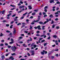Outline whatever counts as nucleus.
Listing matches in <instances>:
<instances>
[{
  "mask_svg": "<svg viewBox=\"0 0 60 60\" xmlns=\"http://www.w3.org/2000/svg\"><path fill=\"white\" fill-rule=\"evenodd\" d=\"M18 49V48L15 47V46L14 47L12 46V49L13 51H15L16 50V49Z\"/></svg>",
  "mask_w": 60,
  "mask_h": 60,
  "instance_id": "f257e3e1",
  "label": "nucleus"
},
{
  "mask_svg": "<svg viewBox=\"0 0 60 60\" xmlns=\"http://www.w3.org/2000/svg\"><path fill=\"white\" fill-rule=\"evenodd\" d=\"M31 53H32L31 54V55H34L35 54V53H34V50L32 51Z\"/></svg>",
  "mask_w": 60,
  "mask_h": 60,
  "instance_id": "f03ea898",
  "label": "nucleus"
},
{
  "mask_svg": "<svg viewBox=\"0 0 60 60\" xmlns=\"http://www.w3.org/2000/svg\"><path fill=\"white\" fill-rule=\"evenodd\" d=\"M44 52H45V50H43V52H41V53L42 55H44Z\"/></svg>",
  "mask_w": 60,
  "mask_h": 60,
  "instance_id": "7ed1b4c3",
  "label": "nucleus"
},
{
  "mask_svg": "<svg viewBox=\"0 0 60 60\" xmlns=\"http://www.w3.org/2000/svg\"><path fill=\"white\" fill-rule=\"evenodd\" d=\"M40 26H37L38 29H39L40 30H41V28Z\"/></svg>",
  "mask_w": 60,
  "mask_h": 60,
  "instance_id": "20e7f679",
  "label": "nucleus"
},
{
  "mask_svg": "<svg viewBox=\"0 0 60 60\" xmlns=\"http://www.w3.org/2000/svg\"><path fill=\"white\" fill-rule=\"evenodd\" d=\"M47 19V21H46L45 22H44L45 24H46V23L48 22H49V19Z\"/></svg>",
  "mask_w": 60,
  "mask_h": 60,
  "instance_id": "39448f33",
  "label": "nucleus"
},
{
  "mask_svg": "<svg viewBox=\"0 0 60 60\" xmlns=\"http://www.w3.org/2000/svg\"><path fill=\"white\" fill-rule=\"evenodd\" d=\"M54 0H50V3H53V2H54Z\"/></svg>",
  "mask_w": 60,
  "mask_h": 60,
  "instance_id": "423d86ee",
  "label": "nucleus"
},
{
  "mask_svg": "<svg viewBox=\"0 0 60 60\" xmlns=\"http://www.w3.org/2000/svg\"><path fill=\"white\" fill-rule=\"evenodd\" d=\"M30 40H27V41H32V39L31 38H30Z\"/></svg>",
  "mask_w": 60,
  "mask_h": 60,
  "instance_id": "0eeeda50",
  "label": "nucleus"
},
{
  "mask_svg": "<svg viewBox=\"0 0 60 60\" xmlns=\"http://www.w3.org/2000/svg\"><path fill=\"white\" fill-rule=\"evenodd\" d=\"M39 23V24H42L43 25H44L45 24L44 23H43V22H40Z\"/></svg>",
  "mask_w": 60,
  "mask_h": 60,
  "instance_id": "6e6552de",
  "label": "nucleus"
},
{
  "mask_svg": "<svg viewBox=\"0 0 60 60\" xmlns=\"http://www.w3.org/2000/svg\"><path fill=\"white\" fill-rule=\"evenodd\" d=\"M53 37L54 38H56L57 37L56 35H54L53 36Z\"/></svg>",
  "mask_w": 60,
  "mask_h": 60,
  "instance_id": "1a4fd4ad",
  "label": "nucleus"
},
{
  "mask_svg": "<svg viewBox=\"0 0 60 60\" xmlns=\"http://www.w3.org/2000/svg\"><path fill=\"white\" fill-rule=\"evenodd\" d=\"M9 59H11L12 60H13L14 58L12 56H11L10 57Z\"/></svg>",
  "mask_w": 60,
  "mask_h": 60,
  "instance_id": "9d476101",
  "label": "nucleus"
},
{
  "mask_svg": "<svg viewBox=\"0 0 60 60\" xmlns=\"http://www.w3.org/2000/svg\"><path fill=\"white\" fill-rule=\"evenodd\" d=\"M55 42L56 43V45H57L58 44V43H57V41L56 40L55 41Z\"/></svg>",
  "mask_w": 60,
  "mask_h": 60,
  "instance_id": "9b49d317",
  "label": "nucleus"
},
{
  "mask_svg": "<svg viewBox=\"0 0 60 60\" xmlns=\"http://www.w3.org/2000/svg\"><path fill=\"white\" fill-rule=\"evenodd\" d=\"M13 33L14 34H15V33H16V30H15V29H14V31Z\"/></svg>",
  "mask_w": 60,
  "mask_h": 60,
  "instance_id": "f8f14e48",
  "label": "nucleus"
},
{
  "mask_svg": "<svg viewBox=\"0 0 60 60\" xmlns=\"http://www.w3.org/2000/svg\"><path fill=\"white\" fill-rule=\"evenodd\" d=\"M28 7L30 10H31V9H32V7H31V6H29Z\"/></svg>",
  "mask_w": 60,
  "mask_h": 60,
  "instance_id": "ddd939ff",
  "label": "nucleus"
},
{
  "mask_svg": "<svg viewBox=\"0 0 60 60\" xmlns=\"http://www.w3.org/2000/svg\"><path fill=\"white\" fill-rule=\"evenodd\" d=\"M1 57L2 59H4V56H2Z\"/></svg>",
  "mask_w": 60,
  "mask_h": 60,
  "instance_id": "4468645a",
  "label": "nucleus"
},
{
  "mask_svg": "<svg viewBox=\"0 0 60 60\" xmlns=\"http://www.w3.org/2000/svg\"><path fill=\"white\" fill-rule=\"evenodd\" d=\"M45 27V26H42V29L43 30H44L45 29L44 28V27Z\"/></svg>",
  "mask_w": 60,
  "mask_h": 60,
  "instance_id": "2eb2a0df",
  "label": "nucleus"
},
{
  "mask_svg": "<svg viewBox=\"0 0 60 60\" xmlns=\"http://www.w3.org/2000/svg\"><path fill=\"white\" fill-rule=\"evenodd\" d=\"M10 6H12V7H15L16 6H15V5H11Z\"/></svg>",
  "mask_w": 60,
  "mask_h": 60,
  "instance_id": "dca6fc26",
  "label": "nucleus"
},
{
  "mask_svg": "<svg viewBox=\"0 0 60 60\" xmlns=\"http://www.w3.org/2000/svg\"><path fill=\"white\" fill-rule=\"evenodd\" d=\"M39 21V20H37L36 21H34V22H38V21Z\"/></svg>",
  "mask_w": 60,
  "mask_h": 60,
  "instance_id": "f3484780",
  "label": "nucleus"
},
{
  "mask_svg": "<svg viewBox=\"0 0 60 60\" xmlns=\"http://www.w3.org/2000/svg\"><path fill=\"white\" fill-rule=\"evenodd\" d=\"M36 47H37V46L36 45H34V48H36Z\"/></svg>",
  "mask_w": 60,
  "mask_h": 60,
  "instance_id": "a211bd4d",
  "label": "nucleus"
},
{
  "mask_svg": "<svg viewBox=\"0 0 60 60\" xmlns=\"http://www.w3.org/2000/svg\"><path fill=\"white\" fill-rule=\"evenodd\" d=\"M4 12H5V11H2V14H4Z\"/></svg>",
  "mask_w": 60,
  "mask_h": 60,
  "instance_id": "6ab92c4d",
  "label": "nucleus"
},
{
  "mask_svg": "<svg viewBox=\"0 0 60 60\" xmlns=\"http://www.w3.org/2000/svg\"><path fill=\"white\" fill-rule=\"evenodd\" d=\"M55 25L54 24L53 25H52V28H54V27H55Z\"/></svg>",
  "mask_w": 60,
  "mask_h": 60,
  "instance_id": "aec40b11",
  "label": "nucleus"
},
{
  "mask_svg": "<svg viewBox=\"0 0 60 60\" xmlns=\"http://www.w3.org/2000/svg\"><path fill=\"white\" fill-rule=\"evenodd\" d=\"M20 4H23V2H22L21 0L20 2Z\"/></svg>",
  "mask_w": 60,
  "mask_h": 60,
  "instance_id": "412c9836",
  "label": "nucleus"
},
{
  "mask_svg": "<svg viewBox=\"0 0 60 60\" xmlns=\"http://www.w3.org/2000/svg\"><path fill=\"white\" fill-rule=\"evenodd\" d=\"M14 43V42L13 41H12L10 42H9V44H12Z\"/></svg>",
  "mask_w": 60,
  "mask_h": 60,
  "instance_id": "4be33fe9",
  "label": "nucleus"
},
{
  "mask_svg": "<svg viewBox=\"0 0 60 60\" xmlns=\"http://www.w3.org/2000/svg\"><path fill=\"white\" fill-rule=\"evenodd\" d=\"M49 17L50 18H53V17L52 16V15H50Z\"/></svg>",
  "mask_w": 60,
  "mask_h": 60,
  "instance_id": "5701e85b",
  "label": "nucleus"
},
{
  "mask_svg": "<svg viewBox=\"0 0 60 60\" xmlns=\"http://www.w3.org/2000/svg\"><path fill=\"white\" fill-rule=\"evenodd\" d=\"M47 43H45L44 44V46H46V45H47Z\"/></svg>",
  "mask_w": 60,
  "mask_h": 60,
  "instance_id": "b1692460",
  "label": "nucleus"
},
{
  "mask_svg": "<svg viewBox=\"0 0 60 60\" xmlns=\"http://www.w3.org/2000/svg\"><path fill=\"white\" fill-rule=\"evenodd\" d=\"M27 13V12H26L25 14H23V16H25Z\"/></svg>",
  "mask_w": 60,
  "mask_h": 60,
  "instance_id": "393cba45",
  "label": "nucleus"
},
{
  "mask_svg": "<svg viewBox=\"0 0 60 60\" xmlns=\"http://www.w3.org/2000/svg\"><path fill=\"white\" fill-rule=\"evenodd\" d=\"M25 44H23V45L22 46H24V47H27V46L26 45L25 46Z\"/></svg>",
  "mask_w": 60,
  "mask_h": 60,
  "instance_id": "a878e982",
  "label": "nucleus"
},
{
  "mask_svg": "<svg viewBox=\"0 0 60 60\" xmlns=\"http://www.w3.org/2000/svg\"><path fill=\"white\" fill-rule=\"evenodd\" d=\"M45 9H47L48 8V6H45L44 8Z\"/></svg>",
  "mask_w": 60,
  "mask_h": 60,
  "instance_id": "bb28decb",
  "label": "nucleus"
},
{
  "mask_svg": "<svg viewBox=\"0 0 60 60\" xmlns=\"http://www.w3.org/2000/svg\"><path fill=\"white\" fill-rule=\"evenodd\" d=\"M2 35H3V34H2V33H1L0 35V36H2Z\"/></svg>",
  "mask_w": 60,
  "mask_h": 60,
  "instance_id": "cd10ccee",
  "label": "nucleus"
},
{
  "mask_svg": "<svg viewBox=\"0 0 60 60\" xmlns=\"http://www.w3.org/2000/svg\"><path fill=\"white\" fill-rule=\"evenodd\" d=\"M11 55L12 56H14V55H15V53H11Z\"/></svg>",
  "mask_w": 60,
  "mask_h": 60,
  "instance_id": "c85d7f7f",
  "label": "nucleus"
},
{
  "mask_svg": "<svg viewBox=\"0 0 60 60\" xmlns=\"http://www.w3.org/2000/svg\"><path fill=\"white\" fill-rule=\"evenodd\" d=\"M44 41H45V40H42L41 41V42H42V43L43 42H44Z\"/></svg>",
  "mask_w": 60,
  "mask_h": 60,
  "instance_id": "c756f323",
  "label": "nucleus"
},
{
  "mask_svg": "<svg viewBox=\"0 0 60 60\" xmlns=\"http://www.w3.org/2000/svg\"><path fill=\"white\" fill-rule=\"evenodd\" d=\"M59 50L58 49H56L55 50V51H58Z\"/></svg>",
  "mask_w": 60,
  "mask_h": 60,
  "instance_id": "7c9ffc66",
  "label": "nucleus"
},
{
  "mask_svg": "<svg viewBox=\"0 0 60 60\" xmlns=\"http://www.w3.org/2000/svg\"><path fill=\"white\" fill-rule=\"evenodd\" d=\"M34 43H32V44L31 45V47H32L33 46H34Z\"/></svg>",
  "mask_w": 60,
  "mask_h": 60,
  "instance_id": "2f4dec72",
  "label": "nucleus"
},
{
  "mask_svg": "<svg viewBox=\"0 0 60 60\" xmlns=\"http://www.w3.org/2000/svg\"><path fill=\"white\" fill-rule=\"evenodd\" d=\"M35 13H33L32 14V15H35Z\"/></svg>",
  "mask_w": 60,
  "mask_h": 60,
  "instance_id": "473e14b6",
  "label": "nucleus"
},
{
  "mask_svg": "<svg viewBox=\"0 0 60 60\" xmlns=\"http://www.w3.org/2000/svg\"><path fill=\"white\" fill-rule=\"evenodd\" d=\"M0 46H3V45H4V44H1L0 45Z\"/></svg>",
  "mask_w": 60,
  "mask_h": 60,
  "instance_id": "72a5a7b5",
  "label": "nucleus"
},
{
  "mask_svg": "<svg viewBox=\"0 0 60 60\" xmlns=\"http://www.w3.org/2000/svg\"><path fill=\"white\" fill-rule=\"evenodd\" d=\"M36 35L37 36H40V35L39 34H37Z\"/></svg>",
  "mask_w": 60,
  "mask_h": 60,
  "instance_id": "f704fd0d",
  "label": "nucleus"
},
{
  "mask_svg": "<svg viewBox=\"0 0 60 60\" xmlns=\"http://www.w3.org/2000/svg\"><path fill=\"white\" fill-rule=\"evenodd\" d=\"M21 25V23H19L18 24H17V26H19V25Z\"/></svg>",
  "mask_w": 60,
  "mask_h": 60,
  "instance_id": "c9c22d12",
  "label": "nucleus"
},
{
  "mask_svg": "<svg viewBox=\"0 0 60 60\" xmlns=\"http://www.w3.org/2000/svg\"><path fill=\"white\" fill-rule=\"evenodd\" d=\"M16 16V15L15 14H14V15H13L12 16V17H15V16Z\"/></svg>",
  "mask_w": 60,
  "mask_h": 60,
  "instance_id": "e433bc0d",
  "label": "nucleus"
},
{
  "mask_svg": "<svg viewBox=\"0 0 60 60\" xmlns=\"http://www.w3.org/2000/svg\"><path fill=\"white\" fill-rule=\"evenodd\" d=\"M24 33H25L26 34H27L28 33V31H24Z\"/></svg>",
  "mask_w": 60,
  "mask_h": 60,
  "instance_id": "4c0bfd02",
  "label": "nucleus"
},
{
  "mask_svg": "<svg viewBox=\"0 0 60 60\" xmlns=\"http://www.w3.org/2000/svg\"><path fill=\"white\" fill-rule=\"evenodd\" d=\"M4 40H1V42H4Z\"/></svg>",
  "mask_w": 60,
  "mask_h": 60,
  "instance_id": "58836bf2",
  "label": "nucleus"
},
{
  "mask_svg": "<svg viewBox=\"0 0 60 60\" xmlns=\"http://www.w3.org/2000/svg\"><path fill=\"white\" fill-rule=\"evenodd\" d=\"M45 35H41L40 36L41 37H43V36H44Z\"/></svg>",
  "mask_w": 60,
  "mask_h": 60,
  "instance_id": "ea45409f",
  "label": "nucleus"
},
{
  "mask_svg": "<svg viewBox=\"0 0 60 60\" xmlns=\"http://www.w3.org/2000/svg\"><path fill=\"white\" fill-rule=\"evenodd\" d=\"M54 23V21L53 20H52L51 22V24H53Z\"/></svg>",
  "mask_w": 60,
  "mask_h": 60,
  "instance_id": "a19ab883",
  "label": "nucleus"
},
{
  "mask_svg": "<svg viewBox=\"0 0 60 60\" xmlns=\"http://www.w3.org/2000/svg\"><path fill=\"white\" fill-rule=\"evenodd\" d=\"M60 2L59 1H58L56 2V4H59Z\"/></svg>",
  "mask_w": 60,
  "mask_h": 60,
  "instance_id": "79ce46f5",
  "label": "nucleus"
},
{
  "mask_svg": "<svg viewBox=\"0 0 60 60\" xmlns=\"http://www.w3.org/2000/svg\"><path fill=\"white\" fill-rule=\"evenodd\" d=\"M19 43H23V42L22 41H20L19 42Z\"/></svg>",
  "mask_w": 60,
  "mask_h": 60,
  "instance_id": "37998d69",
  "label": "nucleus"
},
{
  "mask_svg": "<svg viewBox=\"0 0 60 60\" xmlns=\"http://www.w3.org/2000/svg\"><path fill=\"white\" fill-rule=\"evenodd\" d=\"M29 21V19H27L26 20V22H28V21Z\"/></svg>",
  "mask_w": 60,
  "mask_h": 60,
  "instance_id": "c03bdc74",
  "label": "nucleus"
},
{
  "mask_svg": "<svg viewBox=\"0 0 60 60\" xmlns=\"http://www.w3.org/2000/svg\"><path fill=\"white\" fill-rule=\"evenodd\" d=\"M36 39H37V37H34V40H36Z\"/></svg>",
  "mask_w": 60,
  "mask_h": 60,
  "instance_id": "a18cd8bd",
  "label": "nucleus"
},
{
  "mask_svg": "<svg viewBox=\"0 0 60 60\" xmlns=\"http://www.w3.org/2000/svg\"><path fill=\"white\" fill-rule=\"evenodd\" d=\"M39 31H37V34H39Z\"/></svg>",
  "mask_w": 60,
  "mask_h": 60,
  "instance_id": "49530a36",
  "label": "nucleus"
},
{
  "mask_svg": "<svg viewBox=\"0 0 60 60\" xmlns=\"http://www.w3.org/2000/svg\"><path fill=\"white\" fill-rule=\"evenodd\" d=\"M14 22V21H13L11 22V24H12Z\"/></svg>",
  "mask_w": 60,
  "mask_h": 60,
  "instance_id": "de8ad7c7",
  "label": "nucleus"
},
{
  "mask_svg": "<svg viewBox=\"0 0 60 60\" xmlns=\"http://www.w3.org/2000/svg\"><path fill=\"white\" fill-rule=\"evenodd\" d=\"M58 20V18H56L55 19V20L56 21H57V20Z\"/></svg>",
  "mask_w": 60,
  "mask_h": 60,
  "instance_id": "09e8293b",
  "label": "nucleus"
},
{
  "mask_svg": "<svg viewBox=\"0 0 60 60\" xmlns=\"http://www.w3.org/2000/svg\"><path fill=\"white\" fill-rule=\"evenodd\" d=\"M6 32H7V33H10V31L8 30H7L6 31Z\"/></svg>",
  "mask_w": 60,
  "mask_h": 60,
  "instance_id": "8fccbe9b",
  "label": "nucleus"
},
{
  "mask_svg": "<svg viewBox=\"0 0 60 60\" xmlns=\"http://www.w3.org/2000/svg\"><path fill=\"white\" fill-rule=\"evenodd\" d=\"M19 8H20V9H21V8H22V6H20L19 7Z\"/></svg>",
  "mask_w": 60,
  "mask_h": 60,
  "instance_id": "3c124183",
  "label": "nucleus"
},
{
  "mask_svg": "<svg viewBox=\"0 0 60 60\" xmlns=\"http://www.w3.org/2000/svg\"><path fill=\"white\" fill-rule=\"evenodd\" d=\"M11 46H10L8 45V48H11Z\"/></svg>",
  "mask_w": 60,
  "mask_h": 60,
  "instance_id": "603ef678",
  "label": "nucleus"
},
{
  "mask_svg": "<svg viewBox=\"0 0 60 60\" xmlns=\"http://www.w3.org/2000/svg\"><path fill=\"white\" fill-rule=\"evenodd\" d=\"M56 29H58L59 28V26H57L56 27Z\"/></svg>",
  "mask_w": 60,
  "mask_h": 60,
  "instance_id": "864d4df0",
  "label": "nucleus"
},
{
  "mask_svg": "<svg viewBox=\"0 0 60 60\" xmlns=\"http://www.w3.org/2000/svg\"><path fill=\"white\" fill-rule=\"evenodd\" d=\"M47 15H44V17H47Z\"/></svg>",
  "mask_w": 60,
  "mask_h": 60,
  "instance_id": "5fc2aeb1",
  "label": "nucleus"
},
{
  "mask_svg": "<svg viewBox=\"0 0 60 60\" xmlns=\"http://www.w3.org/2000/svg\"><path fill=\"white\" fill-rule=\"evenodd\" d=\"M55 14H58V12H56L55 13Z\"/></svg>",
  "mask_w": 60,
  "mask_h": 60,
  "instance_id": "6e6d98bb",
  "label": "nucleus"
},
{
  "mask_svg": "<svg viewBox=\"0 0 60 60\" xmlns=\"http://www.w3.org/2000/svg\"><path fill=\"white\" fill-rule=\"evenodd\" d=\"M6 26H9V25L6 24Z\"/></svg>",
  "mask_w": 60,
  "mask_h": 60,
  "instance_id": "4d7b16f0",
  "label": "nucleus"
},
{
  "mask_svg": "<svg viewBox=\"0 0 60 60\" xmlns=\"http://www.w3.org/2000/svg\"><path fill=\"white\" fill-rule=\"evenodd\" d=\"M24 16H22V17L21 18V19H23L24 18Z\"/></svg>",
  "mask_w": 60,
  "mask_h": 60,
  "instance_id": "13d9d810",
  "label": "nucleus"
},
{
  "mask_svg": "<svg viewBox=\"0 0 60 60\" xmlns=\"http://www.w3.org/2000/svg\"><path fill=\"white\" fill-rule=\"evenodd\" d=\"M53 58H54V56H52V59H53Z\"/></svg>",
  "mask_w": 60,
  "mask_h": 60,
  "instance_id": "bf43d9fd",
  "label": "nucleus"
},
{
  "mask_svg": "<svg viewBox=\"0 0 60 60\" xmlns=\"http://www.w3.org/2000/svg\"><path fill=\"white\" fill-rule=\"evenodd\" d=\"M44 11H45V12H47V10L45 9V10H44Z\"/></svg>",
  "mask_w": 60,
  "mask_h": 60,
  "instance_id": "052dcab7",
  "label": "nucleus"
},
{
  "mask_svg": "<svg viewBox=\"0 0 60 60\" xmlns=\"http://www.w3.org/2000/svg\"><path fill=\"white\" fill-rule=\"evenodd\" d=\"M43 14L44 15H45V14H46V13L45 12H43Z\"/></svg>",
  "mask_w": 60,
  "mask_h": 60,
  "instance_id": "680f3d73",
  "label": "nucleus"
},
{
  "mask_svg": "<svg viewBox=\"0 0 60 60\" xmlns=\"http://www.w3.org/2000/svg\"><path fill=\"white\" fill-rule=\"evenodd\" d=\"M21 11H19L18 12V13H20V12H21Z\"/></svg>",
  "mask_w": 60,
  "mask_h": 60,
  "instance_id": "e2e57ef3",
  "label": "nucleus"
},
{
  "mask_svg": "<svg viewBox=\"0 0 60 60\" xmlns=\"http://www.w3.org/2000/svg\"><path fill=\"white\" fill-rule=\"evenodd\" d=\"M5 45H6V46H7L8 45V44L7 43H5Z\"/></svg>",
  "mask_w": 60,
  "mask_h": 60,
  "instance_id": "0e129e2a",
  "label": "nucleus"
},
{
  "mask_svg": "<svg viewBox=\"0 0 60 60\" xmlns=\"http://www.w3.org/2000/svg\"><path fill=\"white\" fill-rule=\"evenodd\" d=\"M50 37H49L48 38V40H49V39H50Z\"/></svg>",
  "mask_w": 60,
  "mask_h": 60,
  "instance_id": "69168bd1",
  "label": "nucleus"
},
{
  "mask_svg": "<svg viewBox=\"0 0 60 60\" xmlns=\"http://www.w3.org/2000/svg\"><path fill=\"white\" fill-rule=\"evenodd\" d=\"M20 60H26L25 59H21Z\"/></svg>",
  "mask_w": 60,
  "mask_h": 60,
  "instance_id": "338daca9",
  "label": "nucleus"
},
{
  "mask_svg": "<svg viewBox=\"0 0 60 60\" xmlns=\"http://www.w3.org/2000/svg\"><path fill=\"white\" fill-rule=\"evenodd\" d=\"M33 16H31L30 17V19H33Z\"/></svg>",
  "mask_w": 60,
  "mask_h": 60,
  "instance_id": "774afa93",
  "label": "nucleus"
}]
</instances>
